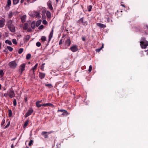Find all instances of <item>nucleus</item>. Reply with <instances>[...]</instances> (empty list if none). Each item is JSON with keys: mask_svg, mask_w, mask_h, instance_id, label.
Instances as JSON below:
<instances>
[{"mask_svg": "<svg viewBox=\"0 0 148 148\" xmlns=\"http://www.w3.org/2000/svg\"><path fill=\"white\" fill-rule=\"evenodd\" d=\"M30 38V36L28 35L26 36L24 38V41L25 42H27L29 40Z\"/></svg>", "mask_w": 148, "mask_h": 148, "instance_id": "obj_21", "label": "nucleus"}, {"mask_svg": "<svg viewBox=\"0 0 148 148\" xmlns=\"http://www.w3.org/2000/svg\"><path fill=\"white\" fill-rule=\"evenodd\" d=\"M41 21L40 20H38L36 22V26L38 27L41 23Z\"/></svg>", "mask_w": 148, "mask_h": 148, "instance_id": "obj_24", "label": "nucleus"}, {"mask_svg": "<svg viewBox=\"0 0 148 148\" xmlns=\"http://www.w3.org/2000/svg\"><path fill=\"white\" fill-rule=\"evenodd\" d=\"M69 114V113L66 110H65L63 112L62 114V115L66 116L68 115Z\"/></svg>", "mask_w": 148, "mask_h": 148, "instance_id": "obj_22", "label": "nucleus"}, {"mask_svg": "<svg viewBox=\"0 0 148 148\" xmlns=\"http://www.w3.org/2000/svg\"><path fill=\"white\" fill-rule=\"evenodd\" d=\"M62 39H61L60 40L59 42V45H60L61 44H62Z\"/></svg>", "mask_w": 148, "mask_h": 148, "instance_id": "obj_55", "label": "nucleus"}, {"mask_svg": "<svg viewBox=\"0 0 148 148\" xmlns=\"http://www.w3.org/2000/svg\"><path fill=\"white\" fill-rule=\"evenodd\" d=\"M8 96L10 98H12L15 96V94L12 88L10 89L9 92H8Z\"/></svg>", "mask_w": 148, "mask_h": 148, "instance_id": "obj_8", "label": "nucleus"}, {"mask_svg": "<svg viewBox=\"0 0 148 148\" xmlns=\"http://www.w3.org/2000/svg\"><path fill=\"white\" fill-rule=\"evenodd\" d=\"M17 65V64L14 61L10 62L8 64L9 66L12 69H15Z\"/></svg>", "mask_w": 148, "mask_h": 148, "instance_id": "obj_5", "label": "nucleus"}, {"mask_svg": "<svg viewBox=\"0 0 148 148\" xmlns=\"http://www.w3.org/2000/svg\"><path fill=\"white\" fill-rule=\"evenodd\" d=\"M65 110H63V109L59 110L58 111V112H63Z\"/></svg>", "mask_w": 148, "mask_h": 148, "instance_id": "obj_54", "label": "nucleus"}, {"mask_svg": "<svg viewBox=\"0 0 148 148\" xmlns=\"http://www.w3.org/2000/svg\"><path fill=\"white\" fill-rule=\"evenodd\" d=\"M3 51L4 52H5L6 53H7L8 51V50L6 49H5L4 50H3Z\"/></svg>", "mask_w": 148, "mask_h": 148, "instance_id": "obj_59", "label": "nucleus"}, {"mask_svg": "<svg viewBox=\"0 0 148 148\" xmlns=\"http://www.w3.org/2000/svg\"><path fill=\"white\" fill-rule=\"evenodd\" d=\"M11 0H8L7 3L5 7V8L6 10H8L10 9V6L11 5Z\"/></svg>", "mask_w": 148, "mask_h": 148, "instance_id": "obj_11", "label": "nucleus"}, {"mask_svg": "<svg viewBox=\"0 0 148 148\" xmlns=\"http://www.w3.org/2000/svg\"><path fill=\"white\" fill-rule=\"evenodd\" d=\"M45 86H46L48 87L49 88H51L53 87L52 84H45Z\"/></svg>", "mask_w": 148, "mask_h": 148, "instance_id": "obj_40", "label": "nucleus"}, {"mask_svg": "<svg viewBox=\"0 0 148 148\" xmlns=\"http://www.w3.org/2000/svg\"><path fill=\"white\" fill-rule=\"evenodd\" d=\"M26 1L28 4L34 2L33 0H26Z\"/></svg>", "mask_w": 148, "mask_h": 148, "instance_id": "obj_45", "label": "nucleus"}, {"mask_svg": "<svg viewBox=\"0 0 148 148\" xmlns=\"http://www.w3.org/2000/svg\"><path fill=\"white\" fill-rule=\"evenodd\" d=\"M69 49L73 52H75L78 50L77 46L76 45H74L71 46Z\"/></svg>", "mask_w": 148, "mask_h": 148, "instance_id": "obj_9", "label": "nucleus"}, {"mask_svg": "<svg viewBox=\"0 0 148 148\" xmlns=\"http://www.w3.org/2000/svg\"><path fill=\"white\" fill-rule=\"evenodd\" d=\"M36 44V46H37L38 47H40L41 45V43L39 42H37Z\"/></svg>", "mask_w": 148, "mask_h": 148, "instance_id": "obj_43", "label": "nucleus"}, {"mask_svg": "<svg viewBox=\"0 0 148 148\" xmlns=\"http://www.w3.org/2000/svg\"><path fill=\"white\" fill-rule=\"evenodd\" d=\"M5 123V120L4 119H3L2 120V122L1 123V126H2L3 125V124H4Z\"/></svg>", "mask_w": 148, "mask_h": 148, "instance_id": "obj_50", "label": "nucleus"}, {"mask_svg": "<svg viewBox=\"0 0 148 148\" xmlns=\"http://www.w3.org/2000/svg\"><path fill=\"white\" fill-rule=\"evenodd\" d=\"M92 66L91 65H90L89 66V69L88 70L89 72H91L92 71Z\"/></svg>", "mask_w": 148, "mask_h": 148, "instance_id": "obj_51", "label": "nucleus"}, {"mask_svg": "<svg viewBox=\"0 0 148 148\" xmlns=\"http://www.w3.org/2000/svg\"><path fill=\"white\" fill-rule=\"evenodd\" d=\"M26 15H23L21 17V21L23 23H24L26 21Z\"/></svg>", "mask_w": 148, "mask_h": 148, "instance_id": "obj_19", "label": "nucleus"}, {"mask_svg": "<svg viewBox=\"0 0 148 148\" xmlns=\"http://www.w3.org/2000/svg\"><path fill=\"white\" fill-rule=\"evenodd\" d=\"M38 64L37 63L31 69V70H33V74L34 75H35V72L36 70L37 69V67L38 66Z\"/></svg>", "mask_w": 148, "mask_h": 148, "instance_id": "obj_15", "label": "nucleus"}, {"mask_svg": "<svg viewBox=\"0 0 148 148\" xmlns=\"http://www.w3.org/2000/svg\"><path fill=\"white\" fill-rule=\"evenodd\" d=\"M47 5L50 10H53V8L51 5V2L50 1L48 2Z\"/></svg>", "mask_w": 148, "mask_h": 148, "instance_id": "obj_16", "label": "nucleus"}, {"mask_svg": "<svg viewBox=\"0 0 148 148\" xmlns=\"http://www.w3.org/2000/svg\"><path fill=\"white\" fill-rule=\"evenodd\" d=\"M41 105H42V106H44V107H46L47 106H46V105L45 103H44L43 104H42Z\"/></svg>", "mask_w": 148, "mask_h": 148, "instance_id": "obj_60", "label": "nucleus"}, {"mask_svg": "<svg viewBox=\"0 0 148 148\" xmlns=\"http://www.w3.org/2000/svg\"><path fill=\"white\" fill-rule=\"evenodd\" d=\"M40 13H39V12H36L35 14L36 17L38 18H40L41 17V16H40Z\"/></svg>", "mask_w": 148, "mask_h": 148, "instance_id": "obj_25", "label": "nucleus"}, {"mask_svg": "<svg viewBox=\"0 0 148 148\" xmlns=\"http://www.w3.org/2000/svg\"><path fill=\"white\" fill-rule=\"evenodd\" d=\"M33 109L31 108L28 111L25 115V116L26 118L29 115H31V114L33 112Z\"/></svg>", "mask_w": 148, "mask_h": 148, "instance_id": "obj_10", "label": "nucleus"}, {"mask_svg": "<svg viewBox=\"0 0 148 148\" xmlns=\"http://www.w3.org/2000/svg\"><path fill=\"white\" fill-rule=\"evenodd\" d=\"M29 121L28 120H27L26 121L23 125L24 128L29 123Z\"/></svg>", "mask_w": 148, "mask_h": 148, "instance_id": "obj_30", "label": "nucleus"}, {"mask_svg": "<svg viewBox=\"0 0 148 148\" xmlns=\"http://www.w3.org/2000/svg\"><path fill=\"white\" fill-rule=\"evenodd\" d=\"M77 22L79 23L82 24L84 26L87 25L88 24L87 21L84 20V17H82Z\"/></svg>", "mask_w": 148, "mask_h": 148, "instance_id": "obj_4", "label": "nucleus"}, {"mask_svg": "<svg viewBox=\"0 0 148 148\" xmlns=\"http://www.w3.org/2000/svg\"><path fill=\"white\" fill-rule=\"evenodd\" d=\"M46 15L48 18H50L51 17V13L49 11H47L46 13Z\"/></svg>", "mask_w": 148, "mask_h": 148, "instance_id": "obj_23", "label": "nucleus"}, {"mask_svg": "<svg viewBox=\"0 0 148 148\" xmlns=\"http://www.w3.org/2000/svg\"><path fill=\"white\" fill-rule=\"evenodd\" d=\"M23 48H20L18 51V53H19V54L21 53H22V52H23Z\"/></svg>", "mask_w": 148, "mask_h": 148, "instance_id": "obj_35", "label": "nucleus"}, {"mask_svg": "<svg viewBox=\"0 0 148 148\" xmlns=\"http://www.w3.org/2000/svg\"><path fill=\"white\" fill-rule=\"evenodd\" d=\"M12 42L14 44L16 45L17 44V42L15 39H14L12 40Z\"/></svg>", "mask_w": 148, "mask_h": 148, "instance_id": "obj_39", "label": "nucleus"}, {"mask_svg": "<svg viewBox=\"0 0 148 148\" xmlns=\"http://www.w3.org/2000/svg\"><path fill=\"white\" fill-rule=\"evenodd\" d=\"M25 65L26 64L25 63H23L19 67V72L20 73L21 75H22L23 73V71L25 70Z\"/></svg>", "mask_w": 148, "mask_h": 148, "instance_id": "obj_3", "label": "nucleus"}, {"mask_svg": "<svg viewBox=\"0 0 148 148\" xmlns=\"http://www.w3.org/2000/svg\"><path fill=\"white\" fill-rule=\"evenodd\" d=\"M33 143V140H31L30 141L29 143V144H28L29 145V146H31L32 144Z\"/></svg>", "mask_w": 148, "mask_h": 148, "instance_id": "obj_44", "label": "nucleus"}, {"mask_svg": "<svg viewBox=\"0 0 148 148\" xmlns=\"http://www.w3.org/2000/svg\"><path fill=\"white\" fill-rule=\"evenodd\" d=\"M36 21H33L31 24V27L33 29H34L35 28L36 26Z\"/></svg>", "mask_w": 148, "mask_h": 148, "instance_id": "obj_17", "label": "nucleus"}, {"mask_svg": "<svg viewBox=\"0 0 148 148\" xmlns=\"http://www.w3.org/2000/svg\"><path fill=\"white\" fill-rule=\"evenodd\" d=\"M92 8V6L91 5H90L88 7V11L90 12L91 11V9Z\"/></svg>", "mask_w": 148, "mask_h": 148, "instance_id": "obj_36", "label": "nucleus"}, {"mask_svg": "<svg viewBox=\"0 0 148 148\" xmlns=\"http://www.w3.org/2000/svg\"><path fill=\"white\" fill-rule=\"evenodd\" d=\"M140 43L141 47L143 49H145L148 46V42L147 41H141Z\"/></svg>", "mask_w": 148, "mask_h": 148, "instance_id": "obj_6", "label": "nucleus"}, {"mask_svg": "<svg viewBox=\"0 0 148 148\" xmlns=\"http://www.w3.org/2000/svg\"><path fill=\"white\" fill-rule=\"evenodd\" d=\"M19 1V0H13V3L14 5L17 4Z\"/></svg>", "mask_w": 148, "mask_h": 148, "instance_id": "obj_26", "label": "nucleus"}, {"mask_svg": "<svg viewBox=\"0 0 148 148\" xmlns=\"http://www.w3.org/2000/svg\"><path fill=\"white\" fill-rule=\"evenodd\" d=\"M141 40H142V41H147L145 40V38H141Z\"/></svg>", "mask_w": 148, "mask_h": 148, "instance_id": "obj_57", "label": "nucleus"}, {"mask_svg": "<svg viewBox=\"0 0 148 148\" xmlns=\"http://www.w3.org/2000/svg\"><path fill=\"white\" fill-rule=\"evenodd\" d=\"M13 16V14L11 12H10L9 14L8 15V17L9 18H11Z\"/></svg>", "mask_w": 148, "mask_h": 148, "instance_id": "obj_41", "label": "nucleus"}, {"mask_svg": "<svg viewBox=\"0 0 148 148\" xmlns=\"http://www.w3.org/2000/svg\"><path fill=\"white\" fill-rule=\"evenodd\" d=\"M27 97H25L24 98V101H25V102H26V103L27 102Z\"/></svg>", "mask_w": 148, "mask_h": 148, "instance_id": "obj_56", "label": "nucleus"}, {"mask_svg": "<svg viewBox=\"0 0 148 148\" xmlns=\"http://www.w3.org/2000/svg\"><path fill=\"white\" fill-rule=\"evenodd\" d=\"M46 105L47 106H49L51 107L52 108H53L54 107V106L52 103H45Z\"/></svg>", "mask_w": 148, "mask_h": 148, "instance_id": "obj_28", "label": "nucleus"}, {"mask_svg": "<svg viewBox=\"0 0 148 148\" xmlns=\"http://www.w3.org/2000/svg\"><path fill=\"white\" fill-rule=\"evenodd\" d=\"M54 28V27H53L52 28L51 31V32H50V34L49 35V40H48L49 42L51 40L52 38L53 37Z\"/></svg>", "mask_w": 148, "mask_h": 148, "instance_id": "obj_12", "label": "nucleus"}, {"mask_svg": "<svg viewBox=\"0 0 148 148\" xmlns=\"http://www.w3.org/2000/svg\"><path fill=\"white\" fill-rule=\"evenodd\" d=\"M42 101V100L38 101H36V102L40 103Z\"/></svg>", "mask_w": 148, "mask_h": 148, "instance_id": "obj_61", "label": "nucleus"}, {"mask_svg": "<svg viewBox=\"0 0 148 148\" xmlns=\"http://www.w3.org/2000/svg\"><path fill=\"white\" fill-rule=\"evenodd\" d=\"M44 26L42 25H41L39 27L38 29H42L44 28Z\"/></svg>", "mask_w": 148, "mask_h": 148, "instance_id": "obj_46", "label": "nucleus"}, {"mask_svg": "<svg viewBox=\"0 0 148 148\" xmlns=\"http://www.w3.org/2000/svg\"><path fill=\"white\" fill-rule=\"evenodd\" d=\"M41 12H42V14H44L46 12V10L44 9H43V10H41V11H40V12H41Z\"/></svg>", "mask_w": 148, "mask_h": 148, "instance_id": "obj_48", "label": "nucleus"}, {"mask_svg": "<svg viewBox=\"0 0 148 148\" xmlns=\"http://www.w3.org/2000/svg\"><path fill=\"white\" fill-rule=\"evenodd\" d=\"M8 96V93H5L3 94V96L5 97H7Z\"/></svg>", "mask_w": 148, "mask_h": 148, "instance_id": "obj_53", "label": "nucleus"}, {"mask_svg": "<svg viewBox=\"0 0 148 148\" xmlns=\"http://www.w3.org/2000/svg\"><path fill=\"white\" fill-rule=\"evenodd\" d=\"M7 48L10 51H12L13 50V48L10 46H7Z\"/></svg>", "mask_w": 148, "mask_h": 148, "instance_id": "obj_33", "label": "nucleus"}, {"mask_svg": "<svg viewBox=\"0 0 148 148\" xmlns=\"http://www.w3.org/2000/svg\"><path fill=\"white\" fill-rule=\"evenodd\" d=\"M11 148H14V146L13 144H12V145L11 146Z\"/></svg>", "mask_w": 148, "mask_h": 148, "instance_id": "obj_63", "label": "nucleus"}, {"mask_svg": "<svg viewBox=\"0 0 148 148\" xmlns=\"http://www.w3.org/2000/svg\"><path fill=\"white\" fill-rule=\"evenodd\" d=\"M5 42L6 43L8 44L9 45H12L11 42L8 40H5Z\"/></svg>", "mask_w": 148, "mask_h": 148, "instance_id": "obj_27", "label": "nucleus"}, {"mask_svg": "<svg viewBox=\"0 0 148 148\" xmlns=\"http://www.w3.org/2000/svg\"><path fill=\"white\" fill-rule=\"evenodd\" d=\"M13 105L14 106H16V105L17 103H16V99H14L13 101Z\"/></svg>", "mask_w": 148, "mask_h": 148, "instance_id": "obj_38", "label": "nucleus"}, {"mask_svg": "<svg viewBox=\"0 0 148 148\" xmlns=\"http://www.w3.org/2000/svg\"><path fill=\"white\" fill-rule=\"evenodd\" d=\"M6 25L10 32H15V27L13 24V21L12 20H8L7 22Z\"/></svg>", "mask_w": 148, "mask_h": 148, "instance_id": "obj_1", "label": "nucleus"}, {"mask_svg": "<svg viewBox=\"0 0 148 148\" xmlns=\"http://www.w3.org/2000/svg\"><path fill=\"white\" fill-rule=\"evenodd\" d=\"M42 23L44 25H46L47 24V23L46 20H44L42 21Z\"/></svg>", "mask_w": 148, "mask_h": 148, "instance_id": "obj_49", "label": "nucleus"}, {"mask_svg": "<svg viewBox=\"0 0 148 148\" xmlns=\"http://www.w3.org/2000/svg\"><path fill=\"white\" fill-rule=\"evenodd\" d=\"M5 20L3 18L2 20H0V28L3 27L4 25Z\"/></svg>", "mask_w": 148, "mask_h": 148, "instance_id": "obj_14", "label": "nucleus"}, {"mask_svg": "<svg viewBox=\"0 0 148 148\" xmlns=\"http://www.w3.org/2000/svg\"><path fill=\"white\" fill-rule=\"evenodd\" d=\"M121 5L123 7H125V6L124 4H123L122 3L121 4Z\"/></svg>", "mask_w": 148, "mask_h": 148, "instance_id": "obj_62", "label": "nucleus"}, {"mask_svg": "<svg viewBox=\"0 0 148 148\" xmlns=\"http://www.w3.org/2000/svg\"><path fill=\"white\" fill-rule=\"evenodd\" d=\"M12 111L11 110H8V116L9 117L12 116Z\"/></svg>", "mask_w": 148, "mask_h": 148, "instance_id": "obj_31", "label": "nucleus"}, {"mask_svg": "<svg viewBox=\"0 0 148 148\" xmlns=\"http://www.w3.org/2000/svg\"><path fill=\"white\" fill-rule=\"evenodd\" d=\"M31 57V55L29 53H28L27 54L26 56V59L27 60H29L30 59Z\"/></svg>", "mask_w": 148, "mask_h": 148, "instance_id": "obj_32", "label": "nucleus"}, {"mask_svg": "<svg viewBox=\"0 0 148 148\" xmlns=\"http://www.w3.org/2000/svg\"><path fill=\"white\" fill-rule=\"evenodd\" d=\"M96 24L97 26H98L99 27H100L101 28H104L106 27V26L105 25H104L102 23H97Z\"/></svg>", "mask_w": 148, "mask_h": 148, "instance_id": "obj_18", "label": "nucleus"}, {"mask_svg": "<svg viewBox=\"0 0 148 148\" xmlns=\"http://www.w3.org/2000/svg\"><path fill=\"white\" fill-rule=\"evenodd\" d=\"M103 44L102 46V47L101 48H98V49H96L95 50L97 52H99L101 51V50L102 49V48H103Z\"/></svg>", "mask_w": 148, "mask_h": 148, "instance_id": "obj_29", "label": "nucleus"}, {"mask_svg": "<svg viewBox=\"0 0 148 148\" xmlns=\"http://www.w3.org/2000/svg\"><path fill=\"white\" fill-rule=\"evenodd\" d=\"M28 27V24L27 23H25L24 24L23 26V29L24 30H27Z\"/></svg>", "mask_w": 148, "mask_h": 148, "instance_id": "obj_20", "label": "nucleus"}, {"mask_svg": "<svg viewBox=\"0 0 148 148\" xmlns=\"http://www.w3.org/2000/svg\"><path fill=\"white\" fill-rule=\"evenodd\" d=\"M27 29V32H32V29L30 27L28 28V29Z\"/></svg>", "mask_w": 148, "mask_h": 148, "instance_id": "obj_47", "label": "nucleus"}, {"mask_svg": "<svg viewBox=\"0 0 148 148\" xmlns=\"http://www.w3.org/2000/svg\"><path fill=\"white\" fill-rule=\"evenodd\" d=\"M36 106L38 108H39V107H40L41 106H42V105H41L42 104H39V103H38L36 102Z\"/></svg>", "mask_w": 148, "mask_h": 148, "instance_id": "obj_42", "label": "nucleus"}, {"mask_svg": "<svg viewBox=\"0 0 148 148\" xmlns=\"http://www.w3.org/2000/svg\"><path fill=\"white\" fill-rule=\"evenodd\" d=\"M24 0H21V3H22L24 2Z\"/></svg>", "mask_w": 148, "mask_h": 148, "instance_id": "obj_64", "label": "nucleus"}, {"mask_svg": "<svg viewBox=\"0 0 148 148\" xmlns=\"http://www.w3.org/2000/svg\"><path fill=\"white\" fill-rule=\"evenodd\" d=\"M71 44V41L69 38H68L65 41V44L63 47L64 49H66L69 47Z\"/></svg>", "mask_w": 148, "mask_h": 148, "instance_id": "obj_2", "label": "nucleus"}, {"mask_svg": "<svg viewBox=\"0 0 148 148\" xmlns=\"http://www.w3.org/2000/svg\"><path fill=\"white\" fill-rule=\"evenodd\" d=\"M53 132L52 131H51L48 132L45 131H43L41 132V134L42 136H43L45 138H48V135L50 134L53 133Z\"/></svg>", "mask_w": 148, "mask_h": 148, "instance_id": "obj_7", "label": "nucleus"}, {"mask_svg": "<svg viewBox=\"0 0 148 148\" xmlns=\"http://www.w3.org/2000/svg\"><path fill=\"white\" fill-rule=\"evenodd\" d=\"M8 123L4 127V129H5L6 128H8L10 125V121H8Z\"/></svg>", "mask_w": 148, "mask_h": 148, "instance_id": "obj_37", "label": "nucleus"}, {"mask_svg": "<svg viewBox=\"0 0 148 148\" xmlns=\"http://www.w3.org/2000/svg\"><path fill=\"white\" fill-rule=\"evenodd\" d=\"M46 39V38L45 36H42L41 38V40L42 41H45Z\"/></svg>", "mask_w": 148, "mask_h": 148, "instance_id": "obj_34", "label": "nucleus"}, {"mask_svg": "<svg viewBox=\"0 0 148 148\" xmlns=\"http://www.w3.org/2000/svg\"><path fill=\"white\" fill-rule=\"evenodd\" d=\"M45 74L43 73L39 72V76L41 79L44 78L45 76Z\"/></svg>", "mask_w": 148, "mask_h": 148, "instance_id": "obj_13", "label": "nucleus"}, {"mask_svg": "<svg viewBox=\"0 0 148 148\" xmlns=\"http://www.w3.org/2000/svg\"><path fill=\"white\" fill-rule=\"evenodd\" d=\"M82 40L83 41H85L86 40V37H83L82 38Z\"/></svg>", "mask_w": 148, "mask_h": 148, "instance_id": "obj_58", "label": "nucleus"}, {"mask_svg": "<svg viewBox=\"0 0 148 148\" xmlns=\"http://www.w3.org/2000/svg\"><path fill=\"white\" fill-rule=\"evenodd\" d=\"M4 74L3 71L2 70H0V75H3Z\"/></svg>", "mask_w": 148, "mask_h": 148, "instance_id": "obj_52", "label": "nucleus"}]
</instances>
